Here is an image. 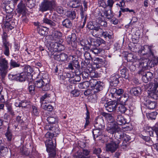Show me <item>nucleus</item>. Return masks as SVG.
<instances>
[{
  "label": "nucleus",
  "mask_w": 158,
  "mask_h": 158,
  "mask_svg": "<svg viewBox=\"0 0 158 158\" xmlns=\"http://www.w3.org/2000/svg\"><path fill=\"white\" fill-rule=\"evenodd\" d=\"M45 128L50 131L48 132L45 135V137L48 138L45 141L47 151L49 153V155L50 157H57L58 156L56 154L55 146L54 143V142L56 143V139H52V138L56 136L60 133V130L58 126L55 125L54 127H52L51 125H46Z\"/></svg>",
  "instance_id": "nucleus-1"
},
{
  "label": "nucleus",
  "mask_w": 158,
  "mask_h": 158,
  "mask_svg": "<svg viewBox=\"0 0 158 158\" xmlns=\"http://www.w3.org/2000/svg\"><path fill=\"white\" fill-rule=\"evenodd\" d=\"M55 5L54 0H44L41 3L39 10L42 12L50 10Z\"/></svg>",
  "instance_id": "nucleus-2"
},
{
  "label": "nucleus",
  "mask_w": 158,
  "mask_h": 158,
  "mask_svg": "<svg viewBox=\"0 0 158 158\" xmlns=\"http://www.w3.org/2000/svg\"><path fill=\"white\" fill-rule=\"evenodd\" d=\"M120 141L117 139H113L109 143L106 145V150L107 151L114 152L118 148Z\"/></svg>",
  "instance_id": "nucleus-3"
},
{
  "label": "nucleus",
  "mask_w": 158,
  "mask_h": 158,
  "mask_svg": "<svg viewBox=\"0 0 158 158\" xmlns=\"http://www.w3.org/2000/svg\"><path fill=\"white\" fill-rule=\"evenodd\" d=\"M107 131L110 133L115 135L116 133L120 132V129L119 127L118 124L115 122L114 123H110L108 124V126L106 128ZM115 136L116 137L115 135Z\"/></svg>",
  "instance_id": "nucleus-4"
},
{
  "label": "nucleus",
  "mask_w": 158,
  "mask_h": 158,
  "mask_svg": "<svg viewBox=\"0 0 158 158\" xmlns=\"http://www.w3.org/2000/svg\"><path fill=\"white\" fill-rule=\"evenodd\" d=\"M141 52L144 55H146L148 58H152L154 57V54L152 49V47L147 45L142 47L141 49Z\"/></svg>",
  "instance_id": "nucleus-5"
},
{
  "label": "nucleus",
  "mask_w": 158,
  "mask_h": 158,
  "mask_svg": "<svg viewBox=\"0 0 158 158\" xmlns=\"http://www.w3.org/2000/svg\"><path fill=\"white\" fill-rule=\"evenodd\" d=\"M2 47L3 53L6 56H9L10 55V49L11 48V45L5 38H3Z\"/></svg>",
  "instance_id": "nucleus-6"
},
{
  "label": "nucleus",
  "mask_w": 158,
  "mask_h": 158,
  "mask_svg": "<svg viewBox=\"0 0 158 158\" xmlns=\"http://www.w3.org/2000/svg\"><path fill=\"white\" fill-rule=\"evenodd\" d=\"M9 77L12 80H15L17 81L22 82L25 80L27 76L25 73L22 72L18 76V75H13L10 74Z\"/></svg>",
  "instance_id": "nucleus-7"
},
{
  "label": "nucleus",
  "mask_w": 158,
  "mask_h": 158,
  "mask_svg": "<svg viewBox=\"0 0 158 158\" xmlns=\"http://www.w3.org/2000/svg\"><path fill=\"white\" fill-rule=\"evenodd\" d=\"M104 106L108 112H112L116 110L117 107V103L114 101L108 102L107 103L104 105Z\"/></svg>",
  "instance_id": "nucleus-8"
},
{
  "label": "nucleus",
  "mask_w": 158,
  "mask_h": 158,
  "mask_svg": "<svg viewBox=\"0 0 158 158\" xmlns=\"http://www.w3.org/2000/svg\"><path fill=\"white\" fill-rule=\"evenodd\" d=\"M104 120L102 117H98L95 120L94 127L96 129H103L104 128Z\"/></svg>",
  "instance_id": "nucleus-9"
},
{
  "label": "nucleus",
  "mask_w": 158,
  "mask_h": 158,
  "mask_svg": "<svg viewBox=\"0 0 158 158\" xmlns=\"http://www.w3.org/2000/svg\"><path fill=\"white\" fill-rule=\"evenodd\" d=\"M115 135L117 139H122L126 143L127 142L131 139V137L129 135L121 131L120 132L115 134Z\"/></svg>",
  "instance_id": "nucleus-10"
},
{
  "label": "nucleus",
  "mask_w": 158,
  "mask_h": 158,
  "mask_svg": "<svg viewBox=\"0 0 158 158\" xmlns=\"http://www.w3.org/2000/svg\"><path fill=\"white\" fill-rule=\"evenodd\" d=\"M119 75L117 74L112 75L110 78V84L111 86H116L119 83Z\"/></svg>",
  "instance_id": "nucleus-11"
},
{
  "label": "nucleus",
  "mask_w": 158,
  "mask_h": 158,
  "mask_svg": "<svg viewBox=\"0 0 158 158\" xmlns=\"http://www.w3.org/2000/svg\"><path fill=\"white\" fill-rule=\"evenodd\" d=\"M17 12L23 15H25L27 12L26 11V7L24 4L23 1H21L17 6Z\"/></svg>",
  "instance_id": "nucleus-12"
},
{
  "label": "nucleus",
  "mask_w": 158,
  "mask_h": 158,
  "mask_svg": "<svg viewBox=\"0 0 158 158\" xmlns=\"http://www.w3.org/2000/svg\"><path fill=\"white\" fill-rule=\"evenodd\" d=\"M102 29L101 27V26L98 25L95 27V29L91 32L92 35L94 37H98L99 36H101L103 33Z\"/></svg>",
  "instance_id": "nucleus-13"
},
{
  "label": "nucleus",
  "mask_w": 158,
  "mask_h": 158,
  "mask_svg": "<svg viewBox=\"0 0 158 158\" xmlns=\"http://www.w3.org/2000/svg\"><path fill=\"white\" fill-rule=\"evenodd\" d=\"M50 47L53 49H56L58 51L63 50L64 47L61 44H58L57 43H52L50 44Z\"/></svg>",
  "instance_id": "nucleus-14"
},
{
  "label": "nucleus",
  "mask_w": 158,
  "mask_h": 158,
  "mask_svg": "<svg viewBox=\"0 0 158 158\" xmlns=\"http://www.w3.org/2000/svg\"><path fill=\"white\" fill-rule=\"evenodd\" d=\"M16 23L15 22L9 21H6L4 24L5 29H7V30H11L14 28L16 26Z\"/></svg>",
  "instance_id": "nucleus-15"
},
{
  "label": "nucleus",
  "mask_w": 158,
  "mask_h": 158,
  "mask_svg": "<svg viewBox=\"0 0 158 158\" xmlns=\"http://www.w3.org/2000/svg\"><path fill=\"white\" fill-rule=\"evenodd\" d=\"M47 120L49 123V125H51L52 127H54L55 125H57L56 123H57L58 119L56 116H51L48 117Z\"/></svg>",
  "instance_id": "nucleus-16"
},
{
  "label": "nucleus",
  "mask_w": 158,
  "mask_h": 158,
  "mask_svg": "<svg viewBox=\"0 0 158 158\" xmlns=\"http://www.w3.org/2000/svg\"><path fill=\"white\" fill-rule=\"evenodd\" d=\"M141 89L140 87H138L132 88L130 90V93L135 96H138L140 94Z\"/></svg>",
  "instance_id": "nucleus-17"
},
{
  "label": "nucleus",
  "mask_w": 158,
  "mask_h": 158,
  "mask_svg": "<svg viewBox=\"0 0 158 158\" xmlns=\"http://www.w3.org/2000/svg\"><path fill=\"white\" fill-rule=\"evenodd\" d=\"M62 25L66 28L70 29L72 26V23L69 19H66L62 21Z\"/></svg>",
  "instance_id": "nucleus-18"
},
{
  "label": "nucleus",
  "mask_w": 158,
  "mask_h": 158,
  "mask_svg": "<svg viewBox=\"0 0 158 158\" xmlns=\"http://www.w3.org/2000/svg\"><path fill=\"white\" fill-rule=\"evenodd\" d=\"M44 82L41 89V90L44 91H47L50 90L51 89V86L48 81L46 79H44Z\"/></svg>",
  "instance_id": "nucleus-19"
},
{
  "label": "nucleus",
  "mask_w": 158,
  "mask_h": 158,
  "mask_svg": "<svg viewBox=\"0 0 158 158\" xmlns=\"http://www.w3.org/2000/svg\"><path fill=\"white\" fill-rule=\"evenodd\" d=\"M8 63L7 61L5 59L1 58L0 59V68L1 69H8Z\"/></svg>",
  "instance_id": "nucleus-20"
},
{
  "label": "nucleus",
  "mask_w": 158,
  "mask_h": 158,
  "mask_svg": "<svg viewBox=\"0 0 158 158\" xmlns=\"http://www.w3.org/2000/svg\"><path fill=\"white\" fill-rule=\"evenodd\" d=\"M145 104L146 107L149 109H153L155 108L156 103L155 102H152L150 100H147Z\"/></svg>",
  "instance_id": "nucleus-21"
},
{
  "label": "nucleus",
  "mask_w": 158,
  "mask_h": 158,
  "mask_svg": "<svg viewBox=\"0 0 158 158\" xmlns=\"http://www.w3.org/2000/svg\"><path fill=\"white\" fill-rule=\"evenodd\" d=\"M116 120L117 124L119 125L124 124L126 123V121L124 118L121 115L117 116Z\"/></svg>",
  "instance_id": "nucleus-22"
},
{
  "label": "nucleus",
  "mask_w": 158,
  "mask_h": 158,
  "mask_svg": "<svg viewBox=\"0 0 158 158\" xmlns=\"http://www.w3.org/2000/svg\"><path fill=\"white\" fill-rule=\"evenodd\" d=\"M102 130L103 129H96L95 128V129L93 130L92 132L94 139L102 135Z\"/></svg>",
  "instance_id": "nucleus-23"
},
{
  "label": "nucleus",
  "mask_w": 158,
  "mask_h": 158,
  "mask_svg": "<svg viewBox=\"0 0 158 158\" xmlns=\"http://www.w3.org/2000/svg\"><path fill=\"white\" fill-rule=\"evenodd\" d=\"M102 115L105 117L108 121L110 122H109V123H114V122H113L114 118L111 114L103 112L102 113Z\"/></svg>",
  "instance_id": "nucleus-24"
},
{
  "label": "nucleus",
  "mask_w": 158,
  "mask_h": 158,
  "mask_svg": "<svg viewBox=\"0 0 158 158\" xmlns=\"http://www.w3.org/2000/svg\"><path fill=\"white\" fill-rule=\"evenodd\" d=\"M43 21L44 23L49 25L51 27H53L56 26V24L55 23L46 17L44 18Z\"/></svg>",
  "instance_id": "nucleus-25"
},
{
  "label": "nucleus",
  "mask_w": 158,
  "mask_h": 158,
  "mask_svg": "<svg viewBox=\"0 0 158 158\" xmlns=\"http://www.w3.org/2000/svg\"><path fill=\"white\" fill-rule=\"evenodd\" d=\"M148 60L146 59L145 60H142L139 63V67L143 69H146V67L149 66V63H148Z\"/></svg>",
  "instance_id": "nucleus-26"
},
{
  "label": "nucleus",
  "mask_w": 158,
  "mask_h": 158,
  "mask_svg": "<svg viewBox=\"0 0 158 158\" xmlns=\"http://www.w3.org/2000/svg\"><path fill=\"white\" fill-rule=\"evenodd\" d=\"M104 15L108 19H111L113 17L111 9L110 10H105L104 12Z\"/></svg>",
  "instance_id": "nucleus-27"
},
{
  "label": "nucleus",
  "mask_w": 158,
  "mask_h": 158,
  "mask_svg": "<svg viewBox=\"0 0 158 158\" xmlns=\"http://www.w3.org/2000/svg\"><path fill=\"white\" fill-rule=\"evenodd\" d=\"M118 106V111L120 112L121 113H124L127 111L128 110L126 108L125 106L122 105H117Z\"/></svg>",
  "instance_id": "nucleus-28"
},
{
  "label": "nucleus",
  "mask_w": 158,
  "mask_h": 158,
  "mask_svg": "<svg viewBox=\"0 0 158 158\" xmlns=\"http://www.w3.org/2000/svg\"><path fill=\"white\" fill-rule=\"evenodd\" d=\"M97 23L98 24L101 25V26H103L104 27H107V23L106 21L103 19L99 17L96 20Z\"/></svg>",
  "instance_id": "nucleus-29"
},
{
  "label": "nucleus",
  "mask_w": 158,
  "mask_h": 158,
  "mask_svg": "<svg viewBox=\"0 0 158 158\" xmlns=\"http://www.w3.org/2000/svg\"><path fill=\"white\" fill-rule=\"evenodd\" d=\"M44 79H40L39 81H36L34 83L35 87L40 88L41 89L43 86V84L44 83Z\"/></svg>",
  "instance_id": "nucleus-30"
},
{
  "label": "nucleus",
  "mask_w": 158,
  "mask_h": 158,
  "mask_svg": "<svg viewBox=\"0 0 158 158\" xmlns=\"http://www.w3.org/2000/svg\"><path fill=\"white\" fill-rule=\"evenodd\" d=\"M158 64V57H155L154 56L153 57V59L151 60L149 63V66L150 67L154 66L155 65H156Z\"/></svg>",
  "instance_id": "nucleus-31"
},
{
  "label": "nucleus",
  "mask_w": 158,
  "mask_h": 158,
  "mask_svg": "<svg viewBox=\"0 0 158 158\" xmlns=\"http://www.w3.org/2000/svg\"><path fill=\"white\" fill-rule=\"evenodd\" d=\"M102 83L100 81H98L94 89L95 90L94 91V92H97L102 89L103 87L102 85Z\"/></svg>",
  "instance_id": "nucleus-32"
},
{
  "label": "nucleus",
  "mask_w": 158,
  "mask_h": 158,
  "mask_svg": "<svg viewBox=\"0 0 158 158\" xmlns=\"http://www.w3.org/2000/svg\"><path fill=\"white\" fill-rule=\"evenodd\" d=\"M158 113L156 112H152L147 114V118L151 120L155 119Z\"/></svg>",
  "instance_id": "nucleus-33"
},
{
  "label": "nucleus",
  "mask_w": 158,
  "mask_h": 158,
  "mask_svg": "<svg viewBox=\"0 0 158 158\" xmlns=\"http://www.w3.org/2000/svg\"><path fill=\"white\" fill-rule=\"evenodd\" d=\"M10 68L9 69L10 70L12 68L19 67L20 65L15 60L12 59L10 60Z\"/></svg>",
  "instance_id": "nucleus-34"
},
{
  "label": "nucleus",
  "mask_w": 158,
  "mask_h": 158,
  "mask_svg": "<svg viewBox=\"0 0 158 158\" xmlns=\"http://www.w3.org/2000/svg\"><path fill=\"white\" fill-rule=\"evenodd\" d=\"M98 25L94 23L92 21H90L88 24L87 27L90 30H94L95 29V27L98 26Z\"/></svg>",
  "instance_id": "nucleus-35"
},
{
  "label": "nucleus",
  "mask_w": 158,
  "mask_h": 158,
  "mask_svg": "<svg viewBox=\"0 0 158 158\" xmlns=\"http://www.w3.org/2000/svg\"><path fill=\"white\" fill-rule=\"evenodd\" d=\"M7 69L0 68V78H4L7 73Z\"/></svg>",
  "instance_id": "nucleus-36"
},
{
  "label": "nucleus",
  "mask_w": 158,
  "mask_h": 158,
  "mask_svg": "<svg viewBox=\"0 0 158 158\" xmlns=\"http://www.w3.org/2000/svg\"><path fill=\"white\" fill-rule=\"evenodd\" d=\"M42 106L43 109L49 111H52L53 109L52 106L50 105H45V104H42Z\"/></svg>",
  "instance_id": "nucleus-37"
},
{
  "label": "nucleus",
  "mask_w": 158,
  "mask_h": 158,
  "mask_svg": "<svg viewBox=\"0 0 158 158\" xmlns=\"http://www.w3.org/2000/svg\"><path fill=\"white\" fill-rule=\"evenodd\" d=\"M81 0H73L72 6L73 8H77L79 7L81 4Z\"/></svg>",
  "instance_id": "nucleus-38"
},
{
  "label": "nucleus",
  "mask_w": 158,
  "mask_h": 158,
  "mask_svg": "<svg viewBox=\"0 0 158 158\" xmlns=\"http://www.w3.org/2000/svg\"><path fill=\"white\" fill-rule=\"evenodd\" d=\"M47 30V29L46 28H43L39 27L38 28V31L39 34L42 35H46L47 33L46 30Z\"/></svg>",
  "instance_id": "nucleus-39"
},
{
  "label": "nucleus",
  "mask_w": 158,
  "mask_h": 158,
  "mask_svg": "<svg viewBox=\"0 0 158 158\" xmlns=\"http://www.w3.org/2000/svg\"><path fill=\"white\" fill-rule=\"evenodd\" d=\"M67 16L68 17L71 19L73 20L75 18L76 12L75 11H68L67 13Z\"/></svg>",
  "instance_id": "nucleus-40"
},
{
  "label": "nucleus",
  "mask_w": 158,
  "mask_h": 158,
  "mask_svg": "<svg viewBox=\"0 0 158 158\" xmlns=\"http://www.w3.org/2000/svg\"><path fill=\"white\" fill-rule=\"evenodd\" d=\"M139 74H141L142 76V80L145 83H147L148 81H150V80L147 77L145 76L144 73L140 71L139 72Z\"/></svg>",
  "instance_id": "nucleus-41"
},
{
  "label": "nucleus",
  "mask_w": 158,
  "mask_h": 158,
  "mask_svg": "<svg viewBox=\"0 0 158 158\" xmlns=\"http://www.w3.org/2000/svg\"><path fill=\"white\" fill-rule=\"evenodd\" d=\"M98 82V81L96 80L92 79L89 81V82H88V84H89L91 88H94Z\"/></svg>",
  "instance_id": "nucleus-42"
},
{
  "label": "nucleus",
  "mask_w": 158,
  "mask_h": 158,
  "mask_svg": "<svg viewBox=\"0 0 158 158\" xmlns=\"http://www.w3.org/2000/svg\"><path fill=\"white\" fill-rule=\"evenodd\" d=\"M155 126L152 128L151 127H146V131L148 132L150 136H153L154 131H155L154 128Z\"/></svg>",
  "instance_id": "nucleus-43"
},
{
  "label": "nucleus",
  "mask_w": 158,
  "mask_h": 158,
  "mask_svg": "<svg viewBox=\"0 0 158 158\" xmlns=\"http://www.w3.org/2000/svg\"><path fill=\"white\" fill-rule=\"evenodd\" d=\"M6 136L9 140H11L12 138V133L11 131L9 129V127H8L7 132L5 134Z\"/></svg>",
  "instance_id": "nucleus-44"
},
{
  "label": "nucleus",
  "mask_w": 158,
  "mask_h": 158,
  "mask_svg": "<svg viewBox=\"0 0 158 158\" xmlns=\"http://www.w3.org/2000/svg\"><path fill=\"white\" fill-rule=\"evenodd\" d=\"M81 78L80 77H77L74 79H69V80L71 84H76L77 82H79L80 81Z\"/></svg>",
  "instance_id": "nucleus-45"
},
{
  "label": "nucleus",
  "mask_w": 158,
  "mask_h": 158,
  "mask_svg": "<svg viewBox=\"0 0 158 158\" xmlns=\"http://www.w3.org/2000/svg\"><path fill=\"white\" fill-rule=\"evenodd\" d=\"M35 87L34 84H33L31 82L29 83V92L32 93H34Z\"/></svg>",
  "instance_id": "nucleus-46"
},
{
  "label": "nucleus",
  "mask_w": 158,
  "mask_h": 158,
  "mask_svg": "<svg viewBox=\"0 0 158 158\" xmlns=\"http://www.w3.org/2000/svg\"><path fill=\"white\" fill-rule=\"evenodd\" d=\"M75 34H72L71 35H69L68 37H67L66 38V40L68 43L69 44H70V43H72V42H74L75 40V39L72 38L73 37H75Z\"/></svg>",
  "instance_id": "nucleus-47"
},
{
  "label": "nucleus",
  "mask_w": 158,
  "mask_h": 158,
  "mask_svg": "<svg viewBox=\"0 0 158 158\" xmlns=\"http://www.w3.org/2000/svg\"><path fill=\"white\" fill-rule=\"evenodd\" d=\"M25 73H27L29 74H31L33 72V70L31 67L29 65H27L25 66Z\"/></svg>",
  "instance_id": "nucleus-48"
},
{
  "label": "nucleus",
  "mask_w": 158,
  "mask_h": 158,
  "mask_svg": "<svg viewBox=\"0 0 158 158\" xmlns=\"http://www.w3.org/2000/svg\"><path fill=\"white\" fill-rule=\"evenodd\" d=\"M20 152L22 154L27 155H28V152L27 148L23 146L21 147L20 148Z\"/></svg>",
  "instance_id": "nucleus-49"
},
{
  "label": "nucleus",
  "mask_w": 158,
  "mask_h": 158,
  "mask_svg": "<svg viewBox=\"0 0 158 158\" xmlns=\"http://www.w3.org/2000/svg\"><path fill=\"white\" fill-rule=\"evenodd\" d=\"M101 149L99 148H95L94 149L93 153L94 154L97 155L98 158H101L100 155L101 152Z\"/></svg>",
  "instance_id": "nucleus-50"
},
{
  "label": "nucleus",
  "mask_w": 158,
  "mask_h": 158,
  "mask_svg": "<svg viewBox=\"0 0 158 158\" xmlns=\"http://www.w3.org/2000/svg\"><path fill=\"white\" fill-rule=\"evenodd\" d=\"M68 56L64 53H60V61H64L67 60Z\"/></svg>",
  "instance_id": "nucleus-51"
},
{
  "label": "nucleus",
  "mask_w": 158,
  "mask_h": 158,
  "mask_svg": "<svg viewBox=\"0 0 158 158\" xmlns=\"http://www.w3.org/2000/svg\"><path fill=\"white\" fill-rule=\"evenodd\" d=\"M51 96V94L46 93L41 97V100L46 101L47 99H49L50 98Z\"/></svg>",
  "instance_id": "nucleus-52"
},
{
  "label": "nucleus",
  "mask_w": 158,
  "mask_h": 158,
  "mask_svg": "<svg viewBox=\"0 0 158 158\" xmlns=\"http://www.w3.org/2000/svg\"><path fill=\"white\" fill-rule=\"evenodd\" d=\"M101 36H104L105 38H106L107 37L109 39H111L112 38V35L108 33L106 31H105L104 30L103 31V33H102Z\"/></svg>",
  "instance_id": "nucleus-53"
},
{
  "label": "nucleus",
  "mask_w": 158,
  "mask_h": 158,
  "mask_svg": "<svg viewBox=\"0 0 158 158\" xmlns=\"http://www.w3.org/2000/svg\"><path fill=\"white\" fill-rule=\"evenodd\" d=\"M21 102V107L22 108H26L27 106L30 105V102L27 101H22Z\"/></svg>",
  "instance_id": "nucleus-54"
},
{
  "label": "nucleus",
  "mask_w": 158,
  "mask_h": 158,
  "mask_svg": "<svg viewBox=\"0 0 158 158\" xmlns=\"http://www.w3.org/2000/svg\"><path fill=\"white\" fill-rule=\"evenodd\" d=\"M32 108L33 114L35 115H38L39 114V112L37 107L35 106H32Z\"/></svg>",
  "instance_id": "nucleus-55"
},
{
  "label": "nucleus",
  "mask_w": 158,
  "mask_h": 158,
  "mask_svg": "<svg viewBox=\"0 0 158 158\" xmlns=\"http://www.w3.org/2000/svg\"><path fill=\"white\" fill-rule=\"evenodd\" d=\"M120 74L122 77L126 78L127 69L124 68L120 70Z\"/></svg>",
  "instance_id": "nucleus-56"
},
{
  "label": "nucleus",
  "mask_w": 158,
  "mask_h": 158,
  "mask_svg": "<svg viewBox=\"0 0 158 158\" xmlns=\"http://www.w3.org/2000/svg\"><path fill=\"white\" fill-rule=\"evenodd\" d=\"M84 56L85 59L86 60H93L89 52H85L84 54Z\"/></svg>",
  "instance_id": "nucleus-57"
},
{
  "label": "nucleus",
  "mask_w": 158,
  "mask_h": 158,
  "mask_svg": "<svg viewBox=\"0 0 158 158\" xmlns=\"http://www.w3.org/2000/svg\"><path fill=\"white\" fill-rule=\"evenodd\" d=\"M86 117L85 118L86 122L85 125V127L87 126L89 123V113L88 111H87V113H86Z\"/></svg>",
  "instance_id": "nucleus-58"
},
{
  "label": "nucleus",
  "mask_w": 158,
  "mask_h": 158,
  "mask_svg": "<svg viewBox=\"0 0 158 158\" xmlns=\"http://www.w3.org/2000/svg\"><path fill=\"white\" fill-rule=\"evenodd\" d=\"M91 50L95 54H98L100 53L101 51V49H98L97 48H94L92 47L91 48Z\"/></svg>",
  "instance_id": "nucleus-59"
},
{
  "label": "nucleus",
  "mask_w": 158,
  "mask_h": 158,
  "mask_svg": "<svg viewBox=\"0 0 158 158\" xmlns=\"http://www.w3.org/2000/svg\"><path fill=\"white\" fill-rule=\"evenodd\" d=\"M71 93L73 97H77L80 94V92L77 89H74L71 91Z\"/></svg>",
  "instance_id": "nucleus-60"
},
{
  "label": "nucleus",
  "mask_w": 158,
  "mask_h": 158,
  "mask_svg": "<svg viewBox=\"0 0 158 158\" xmlns=\"http://www.w3.org/2000/svg\"><path fill=\"white\" fill-rule=\"evenodd\" d=\"M145 76L147 77L149 79L150 81H151V79L153 77V74L151 72H148L147 73H144Z\"/></svg>",
  "instance_id": "nucleus-61"
},
{
  "label": "nucleus",
  "mask_w": 158,
  "mask_h": 158,
  "mask_svg": "<svg viewBox=\"0 0 158 158\" xmlns=\"http://www.w3.org/2000/svg\"><path fill=\"white\" fill-rule=\"evenodd\" d=\"M117 91V89L114 87H111L110 88V92L112 94V96H114L115 94L116 91Z\"/></svg>",
  "instance_id": "nucleus-62"
},
{
  "label": "nucleus",
  "mask_w": 158,
  "mask_h": 158,
  "mask_svg": "<svg viewBox=\"0 0 158 158\" xmlns=\"http://www.w3.org/2000/svg\"><path fill=\"white\" fill-rule=\"evenodd\" d=\"M97 42L98 43L99 46L102 44H105L106 43V42L103 39L100 38L97 39Z\"/></svg>",
  "instance_id": "nucleus-63"
},
{
  "label": "nucleus",
  "mask_w": 158,
  "mask_h": 158,
  "mask_svg": "<svg viewBox=\"0 0 158 158\" xmlns=\"http://www.w3.org/2000/svg\"><path fill=\"white\" fill-rule=\"evenodd\" d=\"M78 145L82 148H84L86 146L85 143L82 141H80L79 142Z\"/></svg>",
  "instance_id": "nucleus-64"
}]
</instances>
